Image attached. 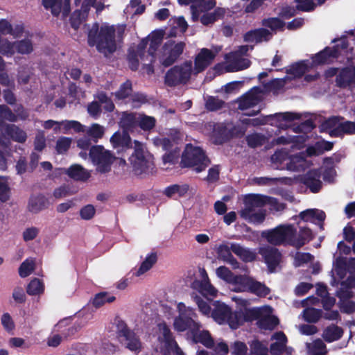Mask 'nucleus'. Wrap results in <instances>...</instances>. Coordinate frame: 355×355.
Instances as JSON below:
<instances>
[{
  "label": "nucleus",
  "mask_w": 355,
  "mask_h": 355,
  "mask_svg": "<svg viewBox=\"0 0 355 355\" xmlns=\"http://www.w3.org/2000/svg\"><path fill=\"white\" fill-rule=\"evenodd\" d=\"M139 320L147 329L150 340L157 352L162 355H184L174 340L164 318L156 312L155 305L144 306L139 315Z\"/></svg>",
  "instance_id": "1"
},
{
  "label": "nucleus",
  "mask_w": 355,
  "mask_h": 355,
  "mask_svg": "<svg viewBox=\"0 0 355 355\" xmlns=\"http://www.w3.org/2000/svg\"><path fill=\"white\" fill-rule=\"evenodd\" d=\"M331 144L324 141L318 142L314 146L306 149V153H300L288 155L284 149L277 150L271 157L272 166L277 169H286L294 172H302L309 168L311 162L305 155L311 156L320 154L323 150H330Z\"/></svg>",
  "instance_id": "2"
},
{
  "label": "nucleus",
  "mask_w": 355,
  "mask_h": 355,
  "mask_svg": "<svg viewBox=\"0 0 355 355\" xmlns=\"http://www.w3.org/2000/svg\"><path fill=\"white\" fill-rule=\"evenodd\" d=\"M125 27L123 25L116 26L103 24L101 27L95 24L88 35V43L96 46L97 50L105 56H108L116 49V41L121 40Z\"/></svg>",
  "instance_id": "3"
},
{
  "label": "nucleus",
  "mask_w": 355,
  "mask_h": 355,
  "mask_svg": "<svg viewBox=\"0 0 355 355\" xmlns=\"http://www.w3.org/2000/svg\"><path fill=\"white\" fill-rule=\"evenodd\" d=\"M266 205H270V209L274 211H281L284 209V205L277 202L274 198L252 194L245 197V208L240 211V215L250 223L259 224L264 220L266 212L262 209L257 211V209Z\"/></svg>",
  "instance_id": "4"
},
{
  "label": "nucleus",
  "mask_w": 355,
  "mask_h": 355,
  "mask_svg": "<svg viewBox=\"0 0 355 355\" xmlns=\"http://www.w3.org/2000/svg\"><path fill=\"white\" fill-rule=\"evenodd\" d=\"M337 56V51L331 48H326L324 51L316 54L312 58L311 61L304 60L296 62L287 69L288 76L282 79H277L273 84L279 87L284 85L286 81L291 78L300 77L310 72L315 67L331 62Z\"/></svg>",
  "instance_id": "5"
},
{
  "label": "nucleus",
  "mask_w": 355,
  "mask_h": 355,
  "mask_svg": "<svg viewBox=\"0 0 355 355\" xmlns=\"http://www.w3.org/2000/svg\"><path fill=\"white\" fill-rule=\"evenodd\" d=\"M232 300L244 309V323L258 319L257 324L261 329H273L279 323L277 317L272 315V309L269 306L248 309L250 301L248 300L232 297Z\"/></svg>",
  "instance_id": "6"
},
{
  "label": "nucleus",
  "mask_w": 355,
  "mask_h": 355,
  "mask_svg": "<svg viewBox=\"0 0 355 355\" xmlns=\"http://www.w3.org/2000/svg\"><path fill=\"white\" fill-rule=\"evenodd\" d=\"M237 306L240 310L233 312L225 303L216 301L211 317L218 324H227L232 329H236L244 324V309Z\"/></svg>",
  "instance_id": "7"
},
{
  "label": "nucleus",
  "mask_w": 355,
  "mask_h": 355,
  "mask_svg": "<svg viewBox=\"0 0 355 355\" xmlns=\"http://www.w3.org/2000/svg\"><path fill=\"white\" fill-rule=\"evenodd\" d=\"M164 37V32L162 30L153 31L146 40H143L138 47L137 54L135 58H130V66L132 69L137 67L139 60L144 62V64H148L146 62H152L153 61V53L157 46L160 44Z\"/></svg>",
  "instance_id": "8"
},
{
  "label": "nucleus",
  "mask_w": 355,
  "mask_h": 355,
  "mask_svg": "<svg viewBox=\"0 0 355 355\" xmlns=\"http://www.w3.org/2000/svg\"><path fill=\"white\" fill-rule=\"evenodd\" d=\"M262 236L274 245L289 244L296 248L304 245V242L297 239L296 230L292 225H281L263 232Z\"/></svg>",
  "instance_id": "9"
},
{
  "label": "nucleus",
  "mask_w": 355,
  "mask_h": 355,
  "mask_svg": "<svg viewBox=\"0 0 355 355\" xmlns=\"http://www.w3.org/2000/svg\"><path fill=\"white\" fill-rule=\"evenodd\" d=\"M215 6V0L203 1L198 6L192 5L191 6L192 19L193 21L200 20L204 25L213 24L216 20L222 18L225 14V10L223 8H217L214 12H209V10L214 8Z\"/></svg>",
  "instance_id": "10"
},
{
  "label": "nucleus",
  "mask_w": 355,
  "mask_h": 355,
  "mask_svg": "<svg viewBox=\"0 0 355 355\" xmlns=\"http://www.w3.org/2000/svg\"><path fill=\"white\" fill-rule=\"evenodd\" d=\"M251 49L252 47L248 45L239 46L237 51L227 54L224 66L218 65L217 69L220 73H224L237 71L248 68L250 65V61L241 56Z\"/></svg>",
  "instance_id": "11"
},
{
  "label": "nucleus",
  "mask_w": 355,
  "mask_h": 355,
  "mask_svg": "<svg viewBox=\"0 0 355 355\" xmlns=\"http://www.w3.org/2000/svg\"><path fill=\"white\" fill-rule=\"evenodd\" d=\"M135 173L137 175L148 173L153 167V157L144 150L143 145L135 141V151L130 157Z\"/></svg>",
  "instance_id": "12"
},
{
  "label": "nucleus",
  "mask_w": 355,
  "mask_h": 355,
  "mask_svg": "<svg viewBox=\"0 0 355 355\" xmlns=\"http://www.w3.org/2000/svg\"><path fill=\"white\" fill-rule=\"evenodd\" d=\"M177 309L179 311V316L175 318L173 322V327L178 331H183L189 329L191 333L192 329L201 328V324L194 320L196 313L187 307L183 303L177 304Z\"/></svg>",
  "instance_id": "13"
},
{
  "label": "nucleus",
  "mask_w": 355,
  "mask_h": 355,
  "mask_svg": "<svg viewBox=\"0 0 355 355\" xmlns=\"http://www.w3.org/2000/svg\"><path fill=\"white\" fill-rule=\"evenodd\" d=\"M182 163L184 166L193 167L196 172L199 173L207 166L209 161L201 148L187 145Z\"/></svg>",
  "instance_id": "14"
},
{
  "label": "nucleus",
  "mask_w": 355,
  "mask_h": 355,
  "mask_svg": "<svg viewBox=\"0 0 355 355\" xmlns=\"http://www.w3.org/2000/svg\"><path fill=\"white\" fill-rule=\"evenodd\" d=\"M300 118V115L295 113L286 112L277 114L274 116H267L262 118L253 119H245L243 122L248 125H259L270 122L272 125L277 126L279 128L284 129L291 125V121Z\"/></svg>",
  "instance_id": "15"
},
{
  "label": "nucleus",
  "mask_w": 355,
  "mask_h": 355,
  "mask_svg": "<svg viewBox=\"0 0 355 355\" xmlns=\"http://www.w3.org/2000/svg\"><path fill=\"white\" fill-rule=\"evenodd\" d=\"M196 74L194 73L192 62L187 61L169 70L166 76V82L169 85L186 83L192 75Z\"/></svg>",
  "instance_id": "16"
},
{
  "label": "nucleus",
  "mask_w": 355,
  "mask_h": 355,
  "mask_svg": "<svg viewBox=\"0 0 355 355\" xmlns=\"http://www.w3.org/2000/svg\"><path fill=\"white\" fill-rule=\"evenodd\" d=\"M74 3L77 7H80V10L73 12L71 19V25L76 29L85 19L92 7L96 8L97 12L101 11L104 8L98 0H74Z\"/></svg>",
  "instance_id": "17"
},
{
  "label": "nucleus",
  "mask_w": 355,
  "mask_h": 355,
  "mask_svg": "<svg viewBox=\"0 0 355 355\" xmlns=\"http://www.w3.org/2000/svg\"><path fill=\"white\" fill-rule=\"evenodd\" d=\"M89 156L100 172L104 173L110 169L112 157L101 146H93L90 149Z\"/></svg>",
  "instance_id": "18"
},
{
  "label": "nucleus",
  "mask_w": 355,
  "mask_h": 355,
  "mask_svg": "<svg viewBox=\"0 0 355 355\" xmlns=\"http://www.w3.org/2000/svg\"><path fill=\"white\" fill-rule=\"evenodd\" d=\"M220 51V49L217 47L211 49H201L195 56L194 66L193 67L194 73L198 74L208 67Z\"/></svg>",
  "instance_id": "19"
},
{
  "label": "nucleus",
  "mask_w": 355,
  "mask_h": 355,
  "mask_svg": "<svg viewBox=\"0 0 355 355\" xmlns=\"http://www.w3.org/2000/svg\"><path fill=\"white\" fill-rule=\"evenodd\" d=\"M185 44L182 42L169 41L164 47L161 55V62L165 66L172 64L182 53Z\"/></svg>",
  "instance_id": "20"
},
{
  "label": "nucleus",
  "mask_w": 355,
  "mask_h": 355,
  "mask_svg": "<svg viewBox=\"0 0 355 355\" xmlns=\"http://www.w3.org/2000/svg\"><path fill=\"white\" fill-rule=\"evenodd\" d=\"M80 314L83 315V318L80 321L72 324L71 319H62L55 324V329L57 331H63L64 329L67 328V333L66 334L67 336L75 334L82 327L85 326L89 320L93 318L92 313L89 311H84Z\"/></svg>",
  "instance_id": "21"
},
{
  "label": "nucleus",
  "mask_w": 355,
  "mask_h": 355,
  "mask_svg": "<svg viewBox=\"0 0 355 355\" xmlns=\"http://www.w3.org/2000/svg\"><path fill=\"white\" fill-rule=\"evenodd\" d=\"M234 291L236 292L250 291L260 297H265L270 292V289L264 284L255 281L248 275H243V279L240 287L234 288Z\"/></svg>",
  "instance_id": "22"
},
{
  "label": "nucleus",
  "mask_w": 355,
  "mask_h": 355,
  "mask_svg": "<svg viewBox=\"0 0 355 355\" xmlns=\"http://www.w3.org/2000/svg\"><path fill=\"white\" fill-rule=\"evenodd\" d=\"M263 93L260 88H253L239 100V107L242 110L255 106L263 97Z\"/></svg>",
  "instance_id": "23"
},
{
  "label": "nucleus",
  "mask_w": 355,
  "mask_h": 355,
  "mask_svg": "<svg viewBox=\"0 0 355 355\" xmlns=\"http://www.w3.org/2000/svg\"><path fill=\"white\" fill-rule=\"evenodd\" d=\"M43 5L54 15L62 14L65 17L70 11V0H43Z\"/></svg>",
  "instance_id": "24"
},
{
  "label": "nucleus",
  "mask_w": 355,
  "mask_h": 355,
  "mask_svg": "<svg viewBox=\"0 0 355 355\" xmlns=\"http://www.w3.org/2000/svg\"><path fill=\"white\" fill-rule=\"evenodd\" d=\"M259 253L264 258L270 272H273L281 261V254L276 248H261Z\"/></svg>",
  "instance_id": "25"
},
{
  "label": "nucleus",
  "mask_w": 355,
  "mask_h": 355,
  "mask_svg": "<svg viewBox=\"0 0 355 355\" xmlns=\"http://www.w3.org/2000/svg\"><path fill=\"white\" fill-rule=\"evenodd\" d=\"M216 276L228 284L234 285V288L240 287L243 275H235L228 268L220 266L216 270Z\"/></svg>",
  "instance_id": "26"
},
{
  "label": "nucleus",
  "mask_w": 355,
  "mask_h": 355,
  "mask_svg": "<svg viewBox=\"0 0 355 355\" xmlns=\"http://www.w3.org/2000/svg\"><path fill=\"white\" fill-rule=\"evenodd\" d=\"M320 173L317 170H310L308 173L300 178V181L306 184L312 192H318L321 187Z\"/></svg>",
  "instance_id": "27"
},
{
  "label": "nucleus",
  "mask_w": 355,
  "mask_h": 355,
  "mask_svg": "<svg viewBox=\"0 0 355 355\" xmlns=\"http://www.w3.org/2000/svg\"><path fill=\"white\" fill-rule=\"evenodd\" d=\"M200 274L202 279L200 282L198 283L199 292L209 299H212L216 297L218 291L210 283L206 271L205 270H201Z\"/></svg>",
  "instance_id": "28"
},
{
  "label": "nucleus",
  "mask_w": 355,
  "mask_h": 355,
  "mask_svg": "<svg viewBox=\"0 0 355 355\" xmlns=\"http://www.w3.org/2000/svg\"><path fill=\"white\" fill-rule=\"evenodd\" d=\"M121 343L132 352H139L141 349V343L135 334L129 330L123 331L120 336Z\"/></svg>",
  "instance_id": "29"
},
{
  "label": "nucleus",
  "mask_w": 355,
  "mask_h": 355,
  "mask_svg": "<svg viewBox=\"0 0 355 355\" xmlns=\"http://www.w3.org/2000/svg\"><path fill=\"white\" fill-rule=\"evenodd\" d=\"M346 269L351 273L355 274V259H351L347 267L345 261L342 257H338L334 263L333 276L337 275L342 279L345 274Z\"/></svg>",
  "instance_id": "30"
},
{
  "label": "nucleus",
  "mask_w": 355,
  "mask_h": 355,
  "mask_svg": "<svg viewBox=\"0 0 355 355\" xmlns=\"http://www.w3.org/2000/svg\"><path fill=\"white\" fill-rule=\"evenodd\" d=\"M272 34L265 28L248 31L244 35V40L249 43H258L270 40Z\"/></svg>",
  "instance_id": "31"
},
{
  "label": "nucleus",
  "mask_w": 355,
  "mask_h": 355,
  "mask_svg": "<svg viewBox=\"0 0 355 355\" xmlns=\"http://www.w3.org/2000/svg\"><path fill=\"white\" fill-rule=\"evenodd\" d=\"M110 142L113 147L120 152L128 148L131 141L128 134L123 131L114 133L110 138Z\"/></svg>",
  "instance_id": "32"
},
{
  "label": "nucleus",
  "mask_w": 355,
  "mask_h": 355,
  "mask_svg": "<svg viewBox=\"0 0 355 355\" xmlns=\"http://www.w3.org/2000/svg\"><path fill=\"white\" fill-rule=\"evenodd\" d=\"M191 334L195 343H200L207 348L214 347V340L208 331L200 330V328L192 329Z\"/></svg>",
  "instance_id": "33"
},
{
  "label": "nucleus",
  "mask_w": 355,
  "mask_h": 355,
  "mask_svg": "<svg viewBox=\"0 0 355 355\" xmlns=\"http://www.w3.org/2000/svg\"><path fill=\"white\" fill-rule=\"evenodd\" d=\"M272 343L270 345V353L272 355H279L283 353L286 344V337L282 332H277L272 336Z\"/></svg>",
  "instance_id": "34"
},
{
  "label": "nucleus",
  "mask_w": 355,
  "mask_h": 355,
  "mask_svg": "<svg viewBox=\"0 0 355 355\" xmlns=\"http://www.w3.org/2000/svg\"><path fill=\"white\" fill-rule=\"evenodd\" d=\"M217 254L223 261L230 263L234 268L239 267V263L231 254V243H223L217 248Z\"/></svg>",
  "instance_id": "35"
},
{
  "label": "nucleus",
  "mask_w": 355,
  "mask_h": 355,
  "mask_svg": "<svg viewBox=\"0 0 355 355\" xmlns=\"http://www.w3.org/2000/svg\"><path fill=\"white\" fill-rule=\"evenodd\" d=\"M231 250L241 260L245 262H250L255 259L256 252L249 248H245L240 244L231 243Z\"/></svg>",
  "instance_id": "36"
},
{
  "label": "nucleus",
  "mask_w": 355,
  "mask_h": 355,
  "mask_svg": "<svg viewBox=\"0 0 355 355\" xmlns=\"http://www.w3.org/2000/svg\"><path fill=\"white\" fill-rule=\"evenodd\" d=\"M49 206L48 200L42 195L32 196L28 202V209L32 213H38L47 208Z\"/></svg>",
  "instance_id": "37"
},
{
  "label": "nucleus",
  "mask_w": 355,
  "mask_h": 355,
  "mask_svg": "<svg viewBox=\"0 0 355 355\" xmlns=\"http://www.w3.org/2000/svg\"><path fill=\"white\" fill-rule=\"evenodd\" d=\"M342 122L341 118L334 116L325 121L322 125V128L331 135H338L340 134Z\"/></svg>",
  "instance_id": "38"
},
{
  "label": "nucleus",
  "mask_w": 355,
  "mask_h": 355,
  "mask_svg": "<svg viewBox=\"0 0 355 355\" xmlns=\"http://www.w3.org/2000/svg\"><path fill=\"white\" fill-rule=\"evenodd\" d=\"M302 220L304 221H310L312 223H319L323 221L325 218V214L323 211L310 209L306 211H302L300 214Z\"/></svg>",
  "instance_id": "39"
},
{
  "label": "nucleus",
  "mask_w": 355,
  "mask_h": 355,
  "mask_svg": "<svg viewBox=\"0 0 355 355\" xmlns=\"http://www.w3.org/2000/svg\"><path fill=\"white\" fill-rule=\"evenodd\" d=\"M337 83L341 87L355 83V67L343 69L337 77Z\"/></svg>",
  "instance_id": "40"
},
{
  "label": "nucleus",
  "mask_w": 355,
  "mask_h": 355,
  "mask_svg": "<svg viewBox=\"0 0 355 355\" xmlns=\"http://www.w3.org/2000/svg\"><path fill=\"white\" fill-rule=\"evenodd\" d=\"M157 254L150 253L148 254L144 260L141 262L139 268L135 272L136 277H140L150 270L157 262Z\"/></svg>",
  "instance_id": "41"
},
{
  "label": "nucleus",
  "mask_w": 355,
  "mask_h": 355,
  "mask_svg": "<svg viewBox=\"0 0 355 355\" xmlns=\"http://www.w3.org/2000/svg\"><path fill=\"white\" fill-rule=\"evenodd\" d=\"M69 177L77 180H85L90 176L89 171L78 164L72 165L68 170Z\"/></svg>",
  "instance_id": "42"
},
{
  "label": "nucleus",
  "mask_w": 355,
  "mask_h": 355,
  "mask_svg": "<svg viewBox=\"0 0 355 355\" xmlns=\"http://www.w3.org/2000/svg\"><path fill=\"white\" fill-rule=\"evenodd\" d=\"M343 334V329L336 325H331L324 329L322 336L327 342H334L341 338Z\"/></svg>",
  "instance_id": "43"
},
{
  "label": "nucleus",
  "mask_w": 355,
  "mask_h": 355,
  "mask_svg": "<svg viewBox=\"0 0 355 355\" xmlns=\"http://www.w3.org/2000/svg\"><path fill=\"white\" fill-rule=\"evenodd\" d=\"M139 115L140 114L137 113H123L120 122L121 126L125 130L133 128L138 124Z\"/></svg>",
  "instance_id": "44"
},
{
  "label": "nucleus",
  "mask_w": 355,
  "mask_h": 355,
  "mask_svg": "<svg viewBox=\"0 0 355 355\" xmlns=\"http://www.w3.org/2000/svg\"><path fill=\"white\" fill-rule=\"evenodd\" d=\"M44 282L38 279L33 278L28 284L26 292L30 295H41L44 292Z\"/></svg>",
  "instance_id": "45"
},
{
  "label": "nucleus",
  "mask_w": 355,
  "mask_h": 355,
  "mask_svg": "<svg viewBox=\"0 0 355 355\" xmlns=\"http://www.w3.org/2000/svg\"><path fill=\"white\" fill-rule=\"evenodd\" d=\"M87 135L95 142L101 139L105 133V128L98 123H93L87 130Z\"/></svg>",
  "instance_id": "46"
},
{
  "label": "nucleus",
  "mask_w": 355,
  "mask_h": 355,
  "mask_svg": "<svg viewBox=\"0 0 355 355\" xmlns=\"http://www.w3.org/2000/svg\"><path fill=\"white\" fill-rule=\"evenodd\" d=\"M35 260L33 258L26 259L19 268V275L21 277L29 276L35 270Z\"/></svg>",
  "instance_id": "47"
},
{
  "label": "nucleus",
  "mask_w": 355,
  "mask_h": 355,
  "mask_svg": "<svg viewBox=\"0 0 355 355\" xmlns=\"http://www.w3.org/2000/svg\"><path fill=\"white\" fill-rule=\"evenodd\" d=\"M62 130L61 132L64 134L69 133L71 130H73L76 132H80L85 131V127L77 121H62Z\"/></svg>",
  "instance_id": "48"
},
{
  "label": "nucleus",
  "mask_w": 355,
  "mask_h": 355,
  "mask_svg": "<svg viewBox=\"0 0 355 355\" xmlns=\"http://www.w3.org/2000/svg\"><path fill=\"white\" fill-rule=\"evenodd\" d=\"M6 131L8 135L17 142H24L27 138L26 133L14 125L8 126Z\"/></svg>",
  "instance_id": "49"
},
{
  "label": "nucleus",
  "mask_w": 355,
  "mask_h": 355,
  "mask_svg": "<svg viewBox=\"0 0 355 355\" xmlns=\"http://www.w3.org/2000/svg\"><path fill=\"white\" fill-rule=\"evenodd\" d=\"M307 348L309 355H325L327 353L326 346L320 339L307 344Z\"/></svg>",
  "instance_id": "50"
},
{
  "label": "nucleus",
  "mask_w": 355,
  "mask_h": 355,
  "mask_svg": "<svg viewBox=\"0 0 355 355\" xmlns=\"http://www.w3.org/2000/svg\"><path fill=\"white\" fill-rule=\"evenodd\" d=\"M116 300L114 295H110L107 293H99L96 294L92 300V304L99 308L106 303H112Z\"/></svg>",
  "instance_id": "51"
},
{
  "label": "nucleus",
  "mask_w": 355,
  "mask_h": 355,
  "mask_svg": "<svg viewBox=\"0 0 355 355\" xmlns=\"http://www.w3.org/2000/svg\"><path fill=\"white\" fill-rule=\"evenodd\" d=\"M0 31L3 34H11L14 37H19L23 31V27L17 26L15 28H12L7 21L2 19L0 20Z\"/></svg>",
  "instance_id": "52"
},
{
  "label": "nucleus",
  "mask_w": 355,
  "mask_h": 355,
  "mask_svg": "<svg viewBox=\"0 0 355 355\" xmlns=\"http://www.w3.org/2000/svg\"><path fill=\"white\" fill-rule=\"evenodd\" d=\"M145 6L141 4V0H131L127 6L125 12L127 15L134 16L140 15L144 12Z\"/></svg>",
  "instance_id": "53"
},
{
  "label": "nucleus",
  "mask_w": 355,
  "mask_h": 355,
  "mask_svg": "<svg viewBox=\"0 0 355 355\" xmlns=\"http://www.w3.org/2000/svg\"><path fill=\"white\" fill-rule=\"evenodd\" d=\"M304 141L303 137H291L289 136H282L277 138L275 141L277 144H293V147H295L297 148H301L303 147L302 142Z\"/></svg>",
  "instance_id": "54"
},
{
  "label": "nucleus",
  "mask_w": 355,
  "mask_h": 355,
  "mask_svg": "<svg viewBox=\"0 0 355 355\" xmlns=\"http://www.w3.org/2000/svg\"><path fill=\"white\" fill-rule=\"evenodd\" d=\"M322 316V311L313 308H308L302 313V317L308 322H316Z\"/></svg>",
  "instance_id": "55"
},
{
  "label": "nucleus",
  "mask_w": 355,
  "mask_h": 355,
  "mask_svg": "<svg viewBox=\"0 0 355 355\" xmlns=\"http://www.w3.org/2000/svg\"><path fill=\"white\" fill-rule=\"evenodd\" d=\"M250 353L252 355H268L267 345L254 340L250 344Z\"/></svg>",
  "instance_id": "56"
},
{
  "label": "nucleus",
  "mask_w": 355,
  "mask_h": 355,
  "mask_svg": "<svg viewBox=\"0 0 355 355\" xmlns=\"http://www.w3.org/2000/svg\"><path fill=\"white\" fill-rule=\"evenodd\" d=\"M10 193V189L8 179L6 177L0 176V200L5 202L8 200Z\"/></svg>",
  "instance_id": "57"
},
{
  "label": "nucleus",
  "mask_w": 355,
  "mask_h": 355,
  "mask_svg": "<svg viewBox=\"0 0 355 355\" xmlns=\"http://www.w3.org/2000/svg\"><path fill=\"white\" fill-rule=\"evenodd\" d=\"M318 293L322 297L324 309L328 311L334 305L336 302L335 299L332 297H329L327 295V291L324 286H320L318 288Z\"/></svg>",
  "instance_id": "58"
},
{
  "label": "nucleus",
  "mask_w": 355,
  "mask_h": 355,
  "mask_svg": "<svg viewBox=\"0 0 355 355\" xmlns=\"http://www.w3.org/2000/svg\"><path fill=\"white\" fill-rule=\"evenodd\" d=\"M68 101L69 103H75L80 98L84 97V92H82L76 85H71L69 88Z\"/></svg>",
  "instance_id": "59"
},
{
  "label": "nucleus",
  "mask_w": 355,
  "mask_h": 355,
  "mask_svg": "<svg viewBox=\"0 0 355 355\" xmlns=\"http://www.w3.org/2000/svg\"><path fill=\"white\" fill-rule=\"evenodd\" d=\"M71 141L72 139L69 137H60L56 141V151L60 154L67 152L71 144Z\"/></svg>",
  "instance_id": "60"
},
{
  "label": "nucleus",
  "mask_w": 355,
  "mask_h": 355,
  "mask_svg": "<svg viewBox=\"0 0 355 355\" xmlns=\"http://www.w3.org/2000/svg\"><path fill=\"white\" fill-rule=\"evenodd\" d=\"M155 120L152 116H145L143 114L139 115L138 125L143 130H150L155 126Z\"/></svg>",
  "instance_id": "61"
},
{
  "label": "nucleus",
  "mask_w": 355,
  "mask_h": 355,
  "mask_svg": "<svg viewBox=\"0 0 355 355\" xmlns=\"http://www.w3.org/2000/svg\"><path fill=\"white\" fill-rule=\"evenodd\" d=\"M313 260V257L309 253L297 252L294 256V265L299 267Z\"/></svg>",
  "instance_id": "62"
},
{
  "label": "nucleus",
  "mask_w": 355,
  "mask_h": 355,
  "mask_svg": "<svg viewBox=\"0 0 355 355\" xmlns=\"http://www.w3.org/2000/svg\"><path fill=\"white\" fill-rule=\"evenodd\" d=\"M343 288L340 291H338V295L340 298L350 297L352 295V291H344L343 289L345 287L347 288H354L355 287V278L350 277L347 279L346 282H343L341 284Z\"/></svg>",
  "instance_id": "63"
},
{
  "label": "nucleus",
  "mask_w": 355,
  "mask_h": 355,
  "mask_svg": "<svg viewBox=\"0 0 355 355\" xmlns=\"http://www.w3.org/2000/svg\"><path fill=\"white\" fill-rule=\"evenodd\" d=\"M248 347L246 345L241 341H236L232 345V355H246Z\"/></svg>",
  "instance_id": "64"
}]
</instances>
